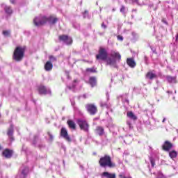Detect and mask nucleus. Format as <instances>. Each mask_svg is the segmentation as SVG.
Instances as JSON below:
<instances>
[{"label": "nucleus", "instance_id": "1", "mask_svg": "<svg viewBox=\"0 0 178 178\" xmlns=\"http://www.w3.org/2000/svg\"><path fill=\"white\" fill-rule=\"evenodd\" d=\"M110 56H111L113 58H108L106 60V65H108V66H112L115 69L118 68L116 62H120V60H122V55H120V53L118 51L113 50L111 51Z\"/></svg>", "mask_w": 178, "mask_h": 178}, {"label": "nucleus", "instance_id": "2", "mask_svg": "<svg viewBox=\"0 0 178 178\" xmlns=\"http://www.w3.org/2000/svg\"><path fill=\"white\" fill-rule=\"evenodd\" d=\"M99 164L101 168H110V169L116 168V164L112 161V158L108 154L100 158Z\"/></svg>", "mask_w": 178, "mask_h": 178}, {"label": "nucleus", "instance_id": "3", "mask_svg": "<svg viewBox=\"0 0 178 178\" xmlns=\"http://www.w3.org/2000/svg\"><path fill=\"white\" fill-rule=\"evenodd\" d=\"M25 52L26 47H16L13 54V60H15V62H22L23 60V58H24Z\"/></svg>", "mask_w": 178, "mask_h": 178}, {"label": "nucleus", "instance_id": "4", "mask_svg": "<svg viewBox=\"0 0 178 178\" xmlns=\"http://www.w3.org/2000/svg\"><path fill=\"white\" fill-rule=\"evenodd\" d=\"M97 60H108V51L105 48L100 47L98 54L96 55Z\"/></svg>", "mask_w": 178, "mask_h": 178}, {"label": "nucleus", "instance_id": "5", "mask_svg": "<svg viewBox=\"0 0 178 178\" xmlns=\"http://www.w3.org/2000/svg\"><path fill=\"white\" fill-rule=\"evenodd\" d=\"M33 23L35 26H44L46 23H48V17L47 16L36 17L33 19Z\"/></svg>", "mask_w": 178, "mask_h": 178}, {"label": "nucleus", "instance_id": "6", "mask_svg": "<svg viewBox=\"0 0 178 178\" xmlns=\"http://www.w3.org/2000/svg\"><path fill=\"white\" fill-rule=\"evenodd\" d=\"M85 107L89 115H91L92 116L97 115L98 112V108L97 107V106H95V104H86Z\"/></svg>", "mask_w": 178, "mask_h": 178}, {"label": "nucleus", "instance_id": "7", "mask_svg": "<svg viewBox=\"0 0 178 178\" xmlns=\"http://www.w3.org/2000/svg\"><path fill=\"white\" fill-rule=\"evenodd\" d=\"M58 41L60 42H65L67 45H72L73 44V39L67 35H60L58 36Z\"/></svg>", "mask_w": 178, "mask_h": 178}, {"label": "nucleus", "instance_id": "8", "mask_svg": "<svg viewBox=\"0 0 178 178\" xmlns=\"http://www.w3.org/2000/svg\"><path fill=\"white\" fill-rule=\"evenodd\" d=\"M77 123L81 130H83V131H88L90 125L88 124V122H87L86 120L79 119L77 120Z\"/></svg>", "mask_w": 178, "mask_h": 178}, {"label": "nucleus", "instance_id": "9", "mask_svg": "<svg viewBox=\"0 0 178 178\" xmlns=\"http://www.w3.org/2000/svg\"><path fill=\"white\" fill-rule=\"evenodd\" d=\"M13 154H14V152L13 149L6 148L2 152L1 155L4 158H6V159H10V158L13 156Z\"/></svg>", "mask_w": 178, "mask_h": 178}, {"label": "nucleus", "instance_id": "10", "mask_svg": "<svg viewBox=\"0 0 178 178\" xmlns=\"http://www.w3.org/2000/svg\"><path fill=\"white\" fill-rule=\"evenodd\" d=\"M60 136L61 137H63L66 141H68V143H70L72 141V138H70V136H69V134L67 133V130L65 127H62Z\"/></svg>", "mask_w": 178, "mask_h": 178}, {"label": "nucleus", "instance_id": "11", "mask_svg": "<svg viewBox=\"0 0 178 178\" xmlns=\"http://www.w3.org/2000/svg\"><path fill=\"white\" fill-rule=\"evenodd\" d=\"M172 148H173V143L169 140H165L162 145V150L166 152H169Z\"/></svg>", "mask_w": 178, "mask_h": 178}, {"label": "nucleus", "instance_id": "12", "mask_svg": "<svg viewBox=\"0 0 178 178\" xmlns=\"http://www.w3.org/2000/svg\"><path fill=\"white\" fill-rule=\"evenodd\" d=\"M58 21L59 19L55 15H50L47 17V23H49V24L51 26H54V24H56Z\"/></svg>", "mask_w": 178, "mask_h": 178}, {"label": "nucleus", "instance_id": "13", "mask_svg": "<svg viewBox=\"0 0 178 178\" xmlns=\"http://www.w3.org/2000/svg\"><path fill=\"white\" fill-rule=\"evenodd\" d=\"M38 91L40 95H45L48 93L47 87L44 86L43 85H40L38 86Z\"/></svg>", "mask_w": 178, "mask_h": 178}, {"label": "nucleus", "instance_id": "14", "mask_svg": "<svg viewBox=\"0 0 178 178\" xmlns=\"http://www.w3.org/2000/svg\"><path fill=\"white\" fill-rule=\"evenodd\" d=\"M127 64L129 67L134 68L136 66V61L134 60V58H127Z\"/></svg>", "mask_w": 178, "mask_h": 178}, {"label": "nucleus", "instance_id": "15", "mask_svg": "<svg viewBox=\"0 0 178 178\" xmlns=\"http://www.w3.org/2000/svg\"><path fill=\"white\" fill-rule=\"evenodd\" d=\"M54 67V64L51 61H47L44 64V70L46 72H51Z\"/></svg>", "mask_w": 178, "mask_h": 178}, {"label": "nucleus", "instance_id": "16", "mask_svg": "<svg viewBox=\"0 0 178 178\" xmlns=\"http://www.w3.org/2000/svg\"><path fill=\"white\" fill-rule=\"evenodd\" d=\"M145 77L149 80H154V79H156L158 76L156 75V74L149 71L146 74Z\"/></svg>", "mask_w": 178, "mask_h": 178}, {"label": "nucleus", "instance_id": "17", "mask_svg": "<svg viewBox=\"0 0 178 178\" xmlns=\"http://www.w3.org/2000/svg\"><path fill=\"white\" fill-rule=\"evenodd\" d=\"M165 79L168 83H171L172 84H176L177 83V79L176 76H166Z\"/></svg>", "mask_w": 178, "mask_h": 178}, {"label": "nucleus", "instance_id": "18", "mask_svg": "<svg viewBox=\"0 0 178 178\" xmlns=\"http://www.w3.org/2000/svg\"><path fill=\"white\" fill-rule=\"evenodd\" d=\"M67 124L69 129H72V130H76V122L72 120H68L67 121Z\"/></svg>", "mask_w": 178, "mask_h": 178}, {"label": "nucleus", "instance_id": "19", "mask_svg": "<svg viewBox=\"0 0 178 178\" xmlns=\"http://www.w3.org/2000/svg\"><path fill=\"white\" fill-rule=\"evenodd\" d=\"M102 176H103V177H106V178H116L115 173H109L108 172H102Z\"/></svg>", "mask_w": 178, "mask_h": 178}, {"label": "nucleus", "instance_id": "20", "mask_svg": "<svg viewBox=\"0 0 178 178\" xmlns=\"http://www.w3.org/2000/svg\"><path fill=\"white\" fill-rule=\"evenodd\" d=\"M127 118H129V119H131L132 120H137V116L134 115V113L133 111H128L127 113Z\"/></svg>", "mask_w": 178, "mask_h": 178}, {"label": "nucleus", "instance_id": "21", "mask_svg": "<svg viewBox=\"0 0 178 178\" xmlns=\"http://www.w3.org/2000/svg\"><path fill=\"white\" fill-rule=\"evenodd\" d=\"M89 83L92 87H95L97 86V79L95 76H91L89 79Z\"/></svg>", "mask_w": 178, "mask_h": 178}, {"label": "nucleus", "instance_id": "22", "mask_svg": "<svg viewBox=\"0 0 178 178\" xmlns=\"http://www.w3.org/2000/svg\"><path fill=\"white\" fill-rule=\"evenodd\" d=\"M15 131V129H13V124H10V127L8 128V131H7V135L8 136H13V133Z\"/></svg>", "mask_w": 178, "mask_h": 178}, {"label": "nucleus", "instance_id": "23", "mask_svg": "<svg viewBox=\"0 0 178 178\" xmlns=\"http://www.w3.org/2000/svg\"><path fill=\"white\" fill-rule=\"evenodd\" d=\"M96 131L99 136H104V129L102 127H97Z\"/></svg>", "mask_w": 178, "mask_h": 178}, {"label": "nucleus", "instance_id": "24", "mask_svg": "<svg viewBox=\"0 0 178 178\" xmlns=\"http://www.w3.org/2000/svg\"><path fill=\"white\" fill-rule=\"evenodd\" d=\"M169 156L171 159H175V158H177V152L175 150H172L169 152Z\"/></svg>", "mask_w": 178, "mask_h": 178}, {"label": "nucleus", "instance_id": "25", "mask_svg": "<svg viewBox=\"0 0 178 178\" xmlns=\"http://www.w3.org/2000/svg\"><path fill=\"white\" fill-rule=\"evenodd\" d=\"M4 10L6 13H7V15H12V13H13V10H12V8L9 6H6Z\"/></svg>", "mask_w": 178, "mask_h": 178}, {"label": "nucleus", "instance_id": "26", "mask_svg": "<svg viewBox=\"0 0 178 178\" xmlns=\"http://www.w3.org/2000/svg\"><path fill=\"white\" fill-rule=\"evenodd\" d=\"M29 173V168L26 167L24 168V170L22 171V175H23V176L24 177H26V176H27V174Z\"/></svg>", "mask_w": 178, "mask_h": 178}, {"label": "nucleus", "instance_id": "27", "mask_svg": "<svg viewBox=\"0 0 178 178\" xmlns=\"http://www.w3.org/2000/svg\"><path fill=\"white\" fill-rule=\"evenodd\" d=\"M49 60L48 62H56L57 59L56 57L54 56L53 55L49 56Z\"/></svg>", "mask_w": 178, "mask_h": 178}, {"label": "nucleus", "instance_id": "28", "mask_svg": "<svg viewBox=\"0 0 178 178\" xmlns=\"http://www.w3.org/2000/svg\"><path fill=\"white\" fill-rule=\"evenodd\" d=\"M86 72H88V73H97V70L94 67L87 68Z\"/></svg>", "mask_w": 178, "mask_h": 178}, {"label": "nucleus", "instance_id": "29", "mask_svg": "<svg viewBox=\"0 0 178 178\" xmlns=\"http://www.w3.org/2000/svg\"><path fill=\"white\" fill-rule=\"evenodd\" d=\"M3 35H5V37H9V35H10V31H3Z\"/></svg>", "mask_w": 178, "mask_h": 178}, {"label": "nucleus", "instance_id": "30", "mask_svg": "<svg viewBox=\"0 0 178 178\" xmlns=\"http://www.w3.org/2000/svg\"><path fill=\"white\" fill-rule=\"evenodd\" d=\"M149 161H150V163L152 165V168H154L155 166V160L154 159V158L150 157Z\"/></svg>", "mask_w": 178, "mask_h": 178}, {"label": "nucleus", "instance_id": "31", "mask_svg": "<svg viewBox=\"0 0 178 178\" xmlns=\"http://www.w3.org/2000/svg\"><path fill=\"white\" fill-rule=\"evenodd\" d=\"M125 10H126V7H124V6H122L120 8V12H122V13H124Z\"/></svg>", "mask_w": 178, "mask_h": 178}, {"label": "nucleus", "instance_id": "32", "mask_svg": "<svg viewBox=\"0 0 178 178\" xmlns=\"http://www.w3.org/2000/svg\"><path fill=\"white\" fill-rule=\"evenodd\" d=\"M118 40H119L120 41H123V36L119 35L117 36Z\"/></svg>", "mask_w": 178, "mask_h": 178}, {"label": "nucleus", "instance_id": "33", "mask_svg": "<svg viewBox=\"0 0 178 178\" xmlns=\"http://www.w3.org/2000/svg\"><path fill=\"white\" fill-rule=\"evenodd\" d=\"M50 140H54V136H52V134H51V132H48L47 133Z\"/></svg>", "mask_w": 178, "mask_h": 178}, {"label": "nucleus", "instance_id": "34", "mask_svg": "<svg viewBox=\"0 0 178 178\" xmlns=\"http://www.w3.org/2000/svg\"><path fill=\"white\" fill-rule=\"evenodd\" d=\"M8 137H10V140H11V141H15V138L13 137V136H10Z\"/></svg>", "mask_w": 178, "mask_h": 178}, {"label": "nucleus", "instance_id": "35", "mask_svg": "<svg viewBox=\"0 0 178 178\" xmlns=\"http://www.w3.org/2000/svg\"><path fill=\"white\" fill-rule=\"evenodd\" d=\"M102 29H106V25H105V23H102Z\"/></svg>", "mask_w": 178, "mask_h": 178}, {"label": "nucleus", "instance_id": "36", "mask_svg": "<svg viewBox=\"0 0 178 178\" xmlns=\"http://www.w3.org/2000/svg\"><path fill=\"white\" fill-rule=\"evenodd\" d=\"M156 178H165V176L163 175H159Z\"/></svg>", "mask_w": 178, "mask_h": 178}, {"label": "nucleus", "instance_id": "37", "mask_svg": "<svg viewBox=\"0 0 178 178\" xmlns=\"http://www.w3.org/2000/svg\"><path fill=\"white\" fill-rule=\"evenodd\" d=\"M10 2L11 3H13V4L16 3V1H15V0H10Z\"/></svg>", "mask_w": 178, "mask_h": 178}, {"label": "nucleus", "instance_id": "38", "mask_svg": "<svg viewBox=\"0 0 178 178\" xmlns=\"http://www.w3.org/2000/svg\"><path fill=\"white\" fill-rule=\"evenodd\" d=\"M127 124H128L129 127L131 128V123L128 122H127Z\"/></svg>", "mask_w": 178, "mask_h": 178}, {"label": "nucleus", "instance_id": "39", "mask_svg": "<svg viewBox=\"0 0 178 178\" xmlns=\"http://www.w3.org/2000/svg\"><path fill=\"white\" fill-rule=\"evenodd\" d=\"M119 177H120V178H123V177H126V176H124V175H122V174H120V175H119Z\"/></svg>", "mask_w": 178, "mask_h": 178}, {"label": "nucleus", "instance_id": "40", "mask_svg": "<svg viewBox=\"0 0 178 178\" xmlns=\"http://www.w3.org/2000/svg\"><path fill=\"white\" fill-rule=\"evenodd\" d=\"M163 23H165V24H168V22H166V21H165V19H162Z\"/></svg>", "mask_w": 178, "mask_h": 178}, {"label": "nucleus", "instance_id": "41", "mask_svg": "<svg viewBox=\"0 0 178 178\" xmlns=\"http://www.w3.org/2000/svg\"><path fill=\"white\" fill-rule=\"evenodd\" d=\"M37 138H38V136H34V140H37Z\"/></svg>", "mask_w": 178, "mask_h": 178}, {"label": "nucleus", "instance_id": "42", "mask_svg": "<svg viewBox=\"0 0 178 178\" xmlns=\"http://www.w3.org/2000/svg\"><path fill=\"white\" fill-rule=\"evenodd\" d=\"M175 40H176V41H178V33H177V35H176Z\"/></svg>", "mask_w": 178, "mask_h": 178}, {"label": "nucleus", "instance_id": "43", "mask_svg": "<svg viewBox=\"0 0 178 178\" xmlns=\"http://www.w3.org/2000/svg\"><path fill=\"white\" fill-rule=\"evenodd\" d=\"M132 2H138V0H132Z\"/></svg>", "mask_w": 178, "mask_h": 178}, {"label": "nucleus", "instance_id": "44", "mask_svg": "<svg viewBox=\"0 0 178 178\" xmlns=\"http://www.w3.org/2000/svg\"><path fill=\"white\" fill-rule=\"evenodd\" d=\"M123 178H133L131 177H123Z\"/></svg>", "mask_w": 178, "mask_h": 178}, {"label": "nucleus", "instance_id": "45", "mask_svg": "<svg viewBox=\"0 0 178 178\" xmlns=\"http://www.w3.org/2000/svg\"><path fill=\"white\" fill-rule=\"evenodd\" d=\"M0 151H2V146L0 145Z\"/></svg>", "mask_w": 178, "mask_h": 178}, {"label": "nucleus", "instance_id": "46", "mask_svg": "<svg viewBox=\"0 0 178 178\" xmlns=\"http://www.w3.org/2000/svg\"><path fill=\"white\" fill-rule=\"evenodd\" d=\"M84 13H88V10H85Z\"/></svg>", "mask_w": 178, "mask_h": 178}, {"label": "nucleus", "instance_id": "47", "mask_svg": "<svg viewBox=\"0 0 178 178\" xmlns=\"http://www.w3.org/2000/svg\"><path fill=\"white\" fill-rule=\"evenodd\" d=\"M74 83H77V80H74Z\"/></svg>", "mask_w": 178, "mask_h": 178}, {"label": "nucleus", "instance_id": "48", "mask_svg": "<svg viewBox=\"0 0 178 178\" xmlns=\"http://www.w3.org/2000/svg\"><path fill=\"white\" fill-rule=\"evenodd\" d=\"M165 118H164V119L163 120V123H165Z\"/></svg>", "mask_w": 178, "mask_h": 178}]
</instances>
